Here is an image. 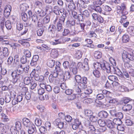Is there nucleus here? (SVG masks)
Segmentation results:
<instances>
[{"label":"nucleus","instance_id":"1","mask_svg":"<svg viewBox=\"0 0 134 134\" xmlns=\"http://www.w3.org/2000/svg\"><path fill=\"white\" fill-rule=\"evenodd\" d=\"M29 67L27 66L24 67L21 64H19L16 70L13 71L11 75L12 78V81L14 84L16 83L18 81L20 82L23 78V76L21 75L24 72L27 73L28 72Z\"/></svg>","mask_w":134,"mask_h":134},{"label":"nucleus","instance_id":"2","mask_svg":"<svg viewBox=\"0 0 134 134\" xmlns=\"http://www.w3.org/2000/svg\"><path fill=\"white\" fill-rule=\"evenodd\" d=\"M94 66L95 69L100 70L101 69H102L103 70H106L108 73L110 72L111 68H113V66H110V65L107 63H101L97 62L95 63Z\"/></svg>","mask_w":134,"mask_h":134},{"label":"nucleus","instance_id":"3","mask_svg":"<svg viewBox=\"0 0 134 134\" xmlns=\"http://www.w3.org/2000/svg\"><path fill=\"white\" fill-rule=\"evenodd\" d=\"M122 58L123 61L125 62L124 65L127 68L130 67L131 65L128 63L130 60H133V57L131 55L126 51H124L122 54Z\"/></svg>","mask_w":134,"mask_h":134},{"label":"nucleus","instance_id":"4","mask_svg":"<svg viewBox=\"0 0 134 134\" xmlns=\"http://www.w3.org/2000/svg\"><path fill=\"white\" fill-rule=\"evenodd\" d=\"M99 93L97 95V98L98 100H102L106 97L109 95L110 92L106 90H100L99 91Z\"/></svg>","mask_w":134,"mask_h":134},{"label":"nucleus","instance_id":"5","mask_svg":"<svg viewBox=\"0 0 134 134\" xmlns=\"http://www.w3.org/2000/svg\"><path fill=\"white\" fill-rule=\"evenodd\" d=\"M35 70H34L30 74V76L31 78L34 77L35 80L36 81H38L39 82H42L44 80V77L43 76H39V75L35 74Z\"/></svg>","mask_w":134,"mask_h":134},{"label":"nucleus","instance_id":"6","mask_svg":"<svg viewBox=\"0 0 134 134\" xmlns=\"http://www.w3.org/2000/svg\"><path fill=\"white\" fill-rule=\"evenodd\" d=\"M86 87V85L82 83H80L78 86H76L74 88V91L77 94L79 95L80 93L82 92L83 89Z\"/></svg>","mask_w":134,"mask_h":134},{"label":"nucleus","instance_id":"7","mask_svg":"<svg viewBox=\"0 0 134 134\" xmlns=\"http://www.w3.org/2000/svg\"><path fill=\"white\" fill-rule=\"evenodd\" d=\"M39 58V57L37 55L33 56L30 63V65L31 66H36L37 65Z\"/></svg>","mask_w":134,"mask_h":134},{"label":"nucleus","instance_id":"8","mask_svg":"<svg viewBox=\"0 0 134 134\" xmlns=\"http://www.w3.org/2000/svg\"><path fill=\"white\" fill-rule=\"evenodd\" d=\"M54 123V124L60 129H62L64 127V123L62 119L57 118L55 120Z\"/></svg>","mask_w":134,"mask_h":134},{"label":"nucleus","instance_id":"9","mask_svg":"<svg viewBox=\"0 0 134 134\" xmlns=\"http://www.w3.org/2000/svg\"><path fill=\"white\" fill-rule=\"evenodd\" d=\"M25 129L26 130H27L28 133L29 134H32L35 131H36V127L34 124H31L30 126Z\"/></svg>","mask_w":134,"mask_h":134},{"label":"nucleus","instance_id":"10","mask_svg":"<svg viewBox=\"0 0 134 134\" xmlns=\"http://www.w3.org/2000/svg\"><path fill=\"white\" fill-rule=\"evenodd\" d=\"M88 132L89 134H96V129L94 126L90 125L87 127Z\"/></svg>","mask_w":134,"mask_h":134},{"label":"nucleus","instance_id":"11","mask_svg":"<svg viewBox=\"0 0 134 134\" xmlns=\"http://www.w3.org/2000/svg\"><path fill=\"white\" fill-rule=\"evenodd\" d=\"M58 63V65H56L57 66L55 67V71L58 73L61 76L63 74V71L62 69L60 67V66L61 65V64L59 62H58L57 63Z\"/></svg>","mask_w":134,"mask_h":134},{"label":"nucleus","instance_id":"12","mask_svg":"<svg viewBox=\"0 0 134 134\" xmlns=\"http://www.w3.org/2000/svg\"><path fill=\"white\" fill-rule=\"evenodd\" d=\"M59 20L60 21H58L57 24V29L59 31H61L63 30V27L62 25L64 24V21L61 20L60 19Z\"/></svg>","mask_w":134,"mask_h":134},{"label":"nucleus","instance_id":"13","mask_svg":"<svg viewBox=\"0 0 134 134\" xmlns=\"http://www.w3.org/2000/svg\"><path fill=\"white\" fill-rule=\"evenodd\" d=\"M100 6L93 4L91 6V8L92 10H94L100 14H103L102 12V8Z\"/></svg>","mask_w":134,"mask_h":134},{"label":"nucleus","instance_id":"14","mask_svg":"<svg viewBox=\"0 0 134 134\" xmlns=\"http://www.w3.org/2000/svg\"><path fill=\"white\" fill-rule=\"evenodd\" d=\"M23 122L25 128L28 127L29 126L31 125V124H33L30 122L28 119L26 118H24L23 119Z\"/></svg>","mask_w":134,"mask_h":134},{"label":"nucleus","instance_id":"15","mask_svg":"<svg viewBox=\"0 0 134 134\" xmlns=\"http://www.w3.org/2000/svg\"><path fill=\"white\" fill-rule=\"evenodd\" d=\"M106 125L110 129H113L114 127L115 124L113 121L109 119H107L106 121Z\"/></svg>","mask_w":134,"mask_h":134},{"label":"nucleus","instance_id":"16","mask_svg":"<svg viewBox=\"0 0 134 134\" xmlns=\"http://www.w3.org/2000/svg\"><path fill=\"white\" fill-rule=\"evenodd\" d=\"M79 10L81 13L83 15L84 18H88L90 16V13L88 10H85L83 11L81 8L79 9Z\"/></svg>","mask_w":134,"mask_h":134},{"label":"nucleus","instance_id":"17","mask_svg":"<svg viewBox=\"0 0 134 134\" xmlns=\"http://www.w3.org/2000/svg\"><path fill=\"white\" fill-rule=\"evenodd\" d=\"M58 55V51L56 49H53L51 51L50 56L52 58H57Z\"/></svg>","mask_w":134,"mask_h":134},{"label":"nucleus","instance_id":"18","mask_svg":"<svg viewBox=\"0 0 134 134\" xmlns=\"http://www.w3.org/2000/svg\"><path fill=\"white\" fill-rule=\"evenodd\" d=\"M35 12L37 15L40 17H43L46 14V13L41 9H36L35 10Z\"/></svg>","mask_w":134,"mask_h":134},{"label":"nucleus","instance_id":"19","mask_svg":"<svg viewBox=\"0 0 134 134\" xmlns=\"http://www.w3.org/2000/svg\"><path fill=\"white\" fill-rule=\"evenodd\" d=\"M126 7L125 4L124 3H121L117 7V12L118 14H120V12Z\"/></svg>","mask_w":134,"mask_h":134},{"label":"nucleus","instance_id":"20","mask_svg":"<svg viewBox=\"0 0 134 134\" xmlns=\"http://www.w3.org/2000/svg\"><path fill=\"white\" fill-rule=\"evenodd\" d=\"M113 68H111V71L113 72V71L114 72V74H116L117 75L119 76L120 77H123V74H122V73L121 71L118 68H117L116 69L113 66Z\"/></svg>","mask_w":134,"mask_h":134},{"label":"nucleus","instance_id":"21","mask_svg":"<svg viewBox=\"0 0 134 134\" xmlns=\"http://www.w3.org/2000/svg\"><path fill=\"white\" fill-rule=\"evenodd\" d=\"M131 104L129 103L124 105L122 108L123 110L125 111H129L130 110L132 107Z\"/></svg>","mask_w":134,"mask_h":134},{"label":"nucleus","instance_id":"22","mask_svg":"<svg viewBox=\"0 0 134 134\" xmlns=\"http://www.w3.org/2000/svg\"><path fill=\"white\" fill-rule=\"evenodd\" d=\"M108 113L105 111H102L100 112L98 114L99 117L101 118H106L108 116Z\"/></svg>","mask_w":134,"mask_h":134},{"label":"nucleus","instance_id":"23","mask_svg":"<svg viewBox=\"0 0 134 134\" xmlns=\"http://www.w3.org/2000/svg\"><path fill=\"white\" fill-rule=\"evenodd\" d=\"M81 29L78 30L79 32H83L84 33L85 35H87V34L86 30H85V27L86 26V24L84 23H81L80 24Z\"/></svg>","mask_w":134,"mask_h":134},{"label":"nucleus","instance_id":"24","mask_svg":"<svg viewBox=\"0 0 134 134\" xmlns=\"http://www.w3.org/2000/svg\"><path fill=\"white\" fill-rule=\"evenodd\" d=\"M53 11V8L52 6L48 5L46 6L45 12L46 14L48 13L47 14H50Z\"/></svg>","mask_w":134,"mask_h":134},{"label":"nucleus","instance_id":"25","mask_svg":"<svg viewBox=\"0 0 134 134\" xmlns=\"http://www.w3.org/2000/svg\"><path fill=\"white\" fill-rule=\"evenodd\" d=\"M127 32L130 35L134 36V27L130 26H129L127 30Z\"/></svg>","mask_w":134,"mask_h":134},{"label":"nucleus","instance_id":"26","mask_svg":"<svg viewBox=\"0 0 134 134\" xmlns=\"http://www.w3.org/2000/svg\"><path fill=\"white\" fill-rule=\"evenodd\" d=\"M29 6L26 3H23L20 5V10L23 11L25 12L28 8Z\"/></svg>","mask_w":134,"mask_h":134},{"label":"nucleus","instance_id":"27","mask_svg":"<svg viewBox=\"0 0 134 134\" xmlns=\"http://www.w3.org/2000/svg\"><path fill=\"white\" fill-rule=\"evenodd\" d=\"M55 26L53 25H50L48 29V30L49 32L52 34H54L55 31Z\"/></svg>","mask_w":134,"mask_h":134},{"label":"nucleus","instance_id":"28","mask_svg":"<svg viewBox=\"0 0 134 134\" xmlns=\"http://www.w3.org/2000/svg\"><path fill=\"white\" fill-rule=\"evenodd\" d=\"M106 129V128L105 127H101L100 128L96 129V134H101L102 132L105 131Z\"/></svg>","mask_w":134,"mask_h":134},{"label":"nucleus","instance_id":"29","mask_svg":"<svg viewBox=\"0 0 134 134\" xmlns=\"http://www.w3.org/2000/svg\"><path fill=\"white\" fill-rule=\"evenodd\" d=\"M129 37L127 34H125L122 37V40L124 43L128 42H129Z\"/></svg>","mask_w":134,"mask_h":134},{"label":"nucleus","instance_id":"30","mask_svg":"<svg viewBox=\"0 0 134 134\" xmlns=\"http://www.w3.org/2000/svg\"><path fill=\"white\" fill-rule=\"evenodd\" d=\"M39 118L36 117L35 118V124L37 126H40L42 124V121L41 119Z\"/></svg>","mask_w":134,"mask_h":134},{"label":"nucleus","instance_id":"31","mask_svg":"<svg viewBox=\"0 0 134 134\" xmlns=\"http://www.w3.org/2000/svg\"><path fill=\"white\" fill-rule=\"evenodd\" d=\"M50 14H47L44 18L43 20V24H44L48 23L50 20Z\"/></svg>","mask_w":134,"mask_h":134},{"label":"nucleus","instance_id":"32","mask_svg":"<svg viewBox=\"0 0 134 134\" xmlns=\"http://www.w3.org/2000/svg\"><path fill=\"white\" fill-rule=\"evenodd\" d=\"M94 56L97 59H99L102 57V53L99 51H96L94 52Z\"/></svg>","mask_w":134,"mask_h":134},{"label":"nucleus","instance_id":"33","mask_svg":"<svg viewBox=\"0 0 134 134\" xmlns=\"http://www.w3.org/2000/svg\"><path fill=\"white\" fill-rule=\"evenodd\" d=\"M62 42V40L61 39H59L54 40V41L50 42L51 44L55 45L57 44L61 43Z\"/></svg>","mask_w":134,"mask_h":134},{"label":"nucleus","instance_id":"34","mask_svg":"<svg viewBox=\"0 0 134 134\" xmlns=\"http://www.w3.org/2000/svg\"><path fill=\"white\" fill-rule=\"evenodd\" d=\"M105 0H95L93 2V4L101 5L105 1Z\"/></svg>","mask_w":134,"mask_h":134},{"label":"nucleus","instance_id":"35","mask_svg":"<svg viewBox=\"0 0 134 134\" xmlns=\"http://www.w3.org/2000/svg\"><path fill=\"white\" fill-rule=\"evenodd\" d=\"M47 65L50 68L53 67L55 64V60H49L47 63Z\"/></svg>","mask_w":134,"mask_h":134},{"label":"nucleus","instance_id":"36","mask_svg":"<svg viewBox=\"0 0 134 134\" xmlns=\"http://www.w3.org/2000/svg\"><path fill=\"white\" fill-rule=\"evenodd\" d=\"M93 73L94 75L96 77L99 78L101 75V73L99 70L95 69L93 71Z\"/></svg>","mask_w":134,"mask_h":134},{"label":"nucleus","instance_id":"37","mask_svg":"<svg viewBox=\"0 0 134 134\" xmlns=\"http://www.w3.org/2000/svg\"><path fill=\"white\" fill-rule=\"evenodd\" d=\"M68 7L69 10L72 11L75 9L76 6L74 3L71 2L69 4Z\"/></svg>","mask_w":134,"mask_h":134},{"label":"nucleus","instance_id":"38","mask_svg":"<svg viewBox=\"0 0 134 134\" xmlns=\"http://www.w3.org/2000/svg\"><path fill=\"white\" fill-rule=\"evenodd\" d=\"M71 77V75L69 71H66L64 74V79L65 80L69 79Z\"/></svg>","mask_w":134,"mask_h":134},{"label":"nucleus","instance_id":"39","mask_svg":"<svg viewBox=\"0 0 134 134\" xmlns=\"http://www.w3.org/2000/svg\"><path fill=\"white\" fill-rule=\"evenodd\" d=\"M5 26L8 30H10L12 28V25L11 22L9 20L7 21L5 23Z\"/></svg>","mask_w":134,"mask_h":134},{"label":"nucleus","instance_id":"40","mask_svg":"<svg viewBox=\"0 0 134 134\" xmlns=\"http://www.w3.org/2000/svg\"><path fill=\"white\" fill-rule=\"evenodd\" d=\"M24 83L26 85H28L31 83L30 78L29 77H26L24 79Z\"/></svg>","mask_w":134,"mask_h":134},{"label":"nucleus","instance_id":"41","mask_svg":"<svg viewBox=\"0 0 134 134\" xmlns=\"http://www.w3.org/2000/svg\"><path fill=\"white\" fill-rule=\"evenodd\" d=\"M24 54L27 58H29L31 57V54L30 52L28 50L24 49Z\"/></svg>","mask_w":134,"mask_h":134},{"label":"nucleus","instance_id":"42","mask_svg":"<svg viewBox=\"0 0 134 134\" xmlns=\"http://www.w3.org/2000/svg\"><path fill=\"white\" fill-rule=\"evenodd\" d=\"M98 122L99 126L101 127H105L106 124V122L104 120L101 119L98 120Z\"/></svg>","mask_w":134,"mask_h":134},{"label":"nucleus","instance_id":"43","mask_svg":"<svg viewBox=\"0 0 134 134\" xmlns=\"http://www.w3.org/2000/svg\"><path fill=\"white\" fill-rule=\"evenodd\" d=\"M108 79L109 80L113 82L116 81L118 80L117 77L116 76L113 75L109 76Z\"/></svg>","mask_w":134,"mask_h":134},{"label":"nucleus","instance_id":"44","mask_svg":"<svg viewBox=\"0 0 134 134\" xmlns=\"http://www.w3.org/2000/svg\"><path fill=\"white\" fill-rule=\"evenodd\" d=\"M59 7L57 5L54 6L53 8V12L57 15H58L59 14Z\"/></svg>","mask_w":134,"mask_h":134},{"label":"nucleus","instance_id":"45","mask_svg":"<svg viewBox=\"0 0 134 134\" xmlns=\"http://www.w3.org/2000/svg\"><path fill=\"white\" fill-rule=\"evenodd\" d=\"M118 89L120 91L122 92L129 91L127 87L124 86H120L118 87Z\"/></svg>","mask_w":134,"mask_h":134},{"label":"nucleus","instance_id":"46","mask_svg":"<svg viewBox=\"0 0 134 134\" xmlns=\"http://www.w3.org/2000/svg\"><path fill=\"white\" fill-rule=\"evenodd\" d=\"M68 15V13L66 12V11H64L63 13L62 16L60 17L59 19L61 20L64 21L65 18Z\"/></svg>","mask_w":134,"mask_h":134},{"label":"nucleus","instance_id":"47","mask_svg":"<svg viewBox=\"0 0 134 134\" xmlns=\"http://www.w3.org/2000/svg\"><path fill=\"white\" fill-rule=\"evenodd\" d=\"M121 119H117V118L114 119L113 120L115 124L117 126L118 125L121 124L122 122Z\"/></svg>","mask_w":134,"mask_h":134},{"label":"nucleus","instance_id":"48","mask_svg":"<svg viewBox=\"0 0 134 134\" xmlns=\"http://www.w3.org/2000/svg\"><path fill=\"white\" fill-rule=\"evenodd\" d=\"M93 101L94 99L92 98H87L85 99L83 101V102L84 103L87 104L91 103Z\"/></svg>","mask_w":134,"mask_h":134},{"label":"nucleus","instance_id":"49","mask_svg":"<svg viewBox=\"0 0 134 134\" xmlns=\"http://www.w3.org/2000/svg\"><path fill=\"white\" fill-rule=\"evenodd\" d=\"M122 101L125 104H127V103L131 104V102H134L133 101H132V100H131L130 99V98H124L122 100Z\"/></svg>","mask_w":134,"mask_h":134},{"label":"nucleus","instance_id":"50","mask_svg":"<svg viewBox=\"0 0 134 134\" xmlns=\"http://www.w3.org/2000/svg\"><path fill=\"white\" fill-rule=\"evenodd\" d=\"M12 134H17L18 129L14 126L11 127L10 129Z\"/></svg>","mask_w":134,"mask_h":134},{"label":"nucleus","instance_id":"51","mask_svg":"<svg viewBox=\"0 0 134 134\" xmlns=\"http://www.w3.org/2000/svg\"><path fill=\"white\" fill-rule=\"evenodd\" d=\"M21 18L24 21H26L27 20L28 17L26 13H21Z\"/></svg>","mask_w":134,"mask_h":134},{"label":"nucleus","instance_id":"52","mask_svg":"<svg viewBox=\"0 0 134 134\" xmlns=\"http://www.w3.org/2000/svg\"><path fill=\"white\" fill-rule=\"evenodd\" d=\"M117 129L118 130L121 131H123L125 130V126L124 125L121 124L117 126Z\"/></svg>","mask_w":134,"mask_h":134},{"label":"nucleus","instance_id":"53","mask_svg":"<svg viewBox=\"0 0 134 134\" xmlns=\"http://www.w3.org/2000/svg\"><path fill=\"white\" fill-rule=\"evenodd\" d=\"M82 55V52L80 51H78L76 54V58L77 59H80Z\"/></svg>","mask_w":134,"mask_h":134},{"label":"nucleus","instance_id":"54","mask_svg":"<svg viewBox=\"0 0 134 134\" xmlns=\"http://www.w3.org/2000/svg\"><path fill=\"white\" fill-rule=\"evenodd\" d=\"M96 32H95V31H90L89 32V35L90 37H94L95 38L97 37V35L96 33Z\"/></svg>","mask_w":134,"mask_h":134},{"label":"nucleus","instance_id":"55","mask_svg":"<svg viewBox=\"0 0 134 134\" xmlns=\"http://www.w3.org/2000/svg\"><path fill=\"white\" fill-rule=\"evenodd\" d=\"M9 54L8 49L7 47H4L3 49V54L4 57H6Z\"/></svg>","mask_w":134,"mask_h":134},{"label":"nucleus","instance_id":"56","mask_svg":"<svg viewBox=\"0 0 134 134\" xmlns=\"http://www.w3.org/2000/svg\"><path fill=\"white\" fill-rule=\"evenodd\" d=\"M31 17L32 19V21L34 23H36L37 22L38 17L36 14H33Z\"/></svg>","mask_w":134,"mask_h":134},{"label":"nucleus","instance_id":"57","mask_svg":"<svg viewBox=\"0 0 134 134\" xmlns=\"http://www.w3.org/2000/svg\"><path fill=\"white\" fill-rule=\"evenodd\" d=\"M11 100V98L9 95H6L5 96L4 98V100L6 103H9Z\"/></svg>","mask_w":134,"mask_h":134},{"label":"nucleus","instance_id":"58","mask_svg":"<svg viewBox=\"0 0 134 134\" xmlns=\"http://www.w3.org/2000/svg\"><path fill=\"white\" fill-rule=\"evenodd\" d=\"M115 116L117 117V119H122L123 118V115L122 113L121 112H117Z\"/></svg>","mask_w":134,"mask_h":134},{"label":"nucleus","instance_id":"59","mask_svg":"<svg viewBox=\"0 0 134 134\" xmlns=\"http://www.w3.org/2000/svg\"><path fill=\"white\" fill-rule=\"evenodd\" d=\"M15 126L16 129L18 130H20L21 128V125L20 122L19 121H17L15 122Z\"/></svg>","mask_w":134,"mask_h":134},{"label":"nucleus","instance_id":"60","mask_svg":"<svg viewBox=\"0 0 134 134\" xmlns=\"http://www.w3.org/2000/svg\"><path fill=\"white\" fill-rule=\"evenodd\" d=\"M75 20H73L71 21H67V24H69V26H74L75 24Z\"/></svg>","mask_w":134,"mask_h":134},{"label":"nucleus","instance_id":"61","mask_svg":"<svg viewBox=\"0 0 134 134\" xmlns=\"http://www.w3.org/2000/svg\"><path fill=\"white\" fill-rule=\"evenodd\" d=\"M76 94H71L68 97V100H71L74 99L76 98Z\"/></svg>","mask_w":134,"mask_h":134},{"label":"nucleus","instance_id":"62","mask_svg":"<svg viewBox=\"0 0 134 134\" xmlns=\"http://www.w3.org/2000/svg\"><path fill=\"white\" fill-rule=\"evenodd\" d=\"M23 24L19 23L16 24L17 29L19 31L21 30L23 28Z\"/></svg>","mask_w":134,"mask_h":134},{"label":"nucleus","instance_id":"63","mask_svg":"<svg viewBox=\"0 0 134 134\" xmlns=\"http://www.w3.org/2000/svg\"><path fill=\"white\" fill-rule=\"evenodd\" d=\"M27 57L24 55L20 59L21 63L23 64H25L27 62Z\"/></svg>","mask_w":134,"mask_h":134},{"label":"nucleus","instance_id":"64","mask_svg":"<svg viewBox=\"0 0 134 134\" xmlns=\"http://www.w3.org/2000/svg\"><path fill=\"white\" fill-rule=\"evenodd\" d=\"M63 66L65 69H68L70 66L69 63L67 61H65L63 63Z\"/></svg>","mask_w":134,"mask_h":134}]
</instances>
